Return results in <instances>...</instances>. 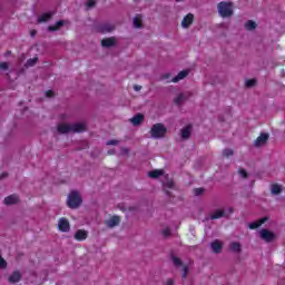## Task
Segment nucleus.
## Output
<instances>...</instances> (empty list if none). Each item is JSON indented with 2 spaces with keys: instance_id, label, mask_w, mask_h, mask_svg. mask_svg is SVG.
<instances>
[{
  "instance_id": "47",
  "label": "nucleus",
  "mask_w": 285,
  "mask_h": 285,
  "mask_svg": "<svg viewBox=\"0 0 285 285\" xmlns=\"http://www.w3.org/2000/svg\"><path fill=\"white\" fill-rule=\"evenodd\" d=\"M134 90H135L136 92H139V90H141V86L135 85V86H134Z\"/></svg>"
},
{
  "instance_id": "37",
  "label": "nucleus",
  "mask_w": 285,
  "mask_h": 285,
  "mask_svg": "<svg viewBox=\"0 0 285 285\" xmlns=\"http://www.w3.org/2000/svg\"><path fill=\"white\" fill-rule=\"evenodd\" d=\"M165 186L167 188H175V181L173 179H168L166 183H165Z\"/></svg>"
},
{
  "instance_id": "44",
  "label": "nucleus",
  "mask_w": 285,
  "mask_h": 285,
  "mask_svg": "<svg viewBox=\"0 0 285 285\" xmlns=\"http://www.w3.org/2000/svg\"><path fill=\"white\" fill-rule=\"evenodd\" d=\"M8 177H9V174H8V173H2V174L0 175V179H8Z\"/></svg>"
},
{
  "instance_id": "38",
  "label": "nucleus",
  "mask_w": 285,
  "mask_h": 285,
  "mask_svg": "<svg viewBox=\"0 0 285 285\" xmlns=\"http://www.w3.org/2000/svg\"><path fill=\"white\" fill-rule=\"evenodd\" d=\"M187 277H188V266H184L183 267L181 278L186 279Z\"/></svg>"
},
{
  "instance_id": "51",
  "label": "nucleus",
  "mask_w": 285,
  "mask_h": 285,
  "mask_svg": "<svg viewBox=\"0 0 285 285\" xmlns=\"http://www.w3.org/2000/svg\"><path fill=\"white\" fill-rule=\"evenodd\" d=\"M179 1H184V0H176L177 3H179Z\"/></svg>"
},
{
  "instance_id": "10",
  "label": "nucleus",
  "mask_w": 285,
  "mask_h": 285,
  "mask_svg": "<svg viewBox=\"0 0 285 285\" xmlns=\"http://www.w3.org/2000/svg\"><path fill=\"white\" fill-rule=\"evenodd\" d=\"M58 228L61 233H70V222L67 218H60L58 222Z\"/></svg>"
},
{
  "instance_id": "26",
  "label": "nucleus",
  "mask_w": 285,
  "mask_h": 285,
  "mask_svg": "<svg viewBox=\"0 0 285 285\" xmlns=\"http://www.w3.org/2000/svg\"><path fill=\"white\" fill-rule=\"evenodd\" d=\"M171 262H173L174 266H176L177 268L179 266H184V262H181V258H179L175 255H171Z\"/></svg>"
},
{
  "instance_id": "17",
  "label": "nucleus",
  "mask_w": 285,
  "mask_h": 285,
  "mask_svg": "<svg viewBox=\"0 0 285 285\" xmlns=\"http://www.w3.org/2000/svg\"><path fill=\"white\" fill-rule=\"evenodd\" d=\"M73 237L77 239V242H83L88 239V232L86 229H78Z\"/></svg>"
},
{
  "instance_id": "28",
  "label": "nucleus",
  "mask_w": 285,
  "mask_h": 285,
  "mask_svg": "<svg viewBox=\"0 0 285 285\" xmlns=\"http://www.w3.org/2000/svg\"><path fill=\"white\" fill-rule=\"evenodd\" d=\"M245 28L247 30H255V28H257V23L253 20H248L246 23H245Z\"/></svg>"
},
{
  "instance_id": "23",
  "label": "nucleus",
  "mask_w": 285,
  "mask_h": 285,
  "mask_svg": "<svg viewBox=\"0 0 285 285\" xmlns=\"http://www.w3.org/2000/svg\"><path fill=\"white\" fill-rule=\"evenodd\" d=\"M229 249L232 250V253H236L237 255H239L242 254V244L233 242L229 245Z\"/></svg>"
},
{
  "instance_id": "35",
  "label": "nucleus",
  "mask_w": 285,
  "mask_h": 285,
  "mask_svg": "<svg viewBox=\"0 0 285 285\" xmlns=\"http://www.w3.org/2000/svg\"><path fill=\"white\" fill-rule=\"evenodd\" d=\"M0 268L1 269L8 268V262H6V259H3V257H0Z\"/></svg>"
},
{
  "instance_id": "11",
  "label": "nucleus",
  "mask_w": 285,
  "mask_h": 285,
  "mask_svg": "<svg viewBox=\"0 0 285 285\" xmlns=\"http://www.w3.org/2000/svg\"><path fill=\"white\" fill-rule=\"evenodd\" d=\"M119 224H121V218L119 216H112L108 220H105L107 228H115L116 226H119Z\"/></svg>"
},
{
  "instance_id": "4",
  "label": "nucleus",
  "mask_w": 285,
  "mask_h": 285,
  "mask_svg": "<svg viewBox=\"0 0 285 285\" xmlns=\"http://www.w3.org/2000/svg\"><path fill=\"white\" fill-rule=\"evenodd\" d=\"M218 14L223 17V19H226L228 17H233L234 11H233V3L232 2H219L218 3Z\"/></svg>"
},
{
  "instance_id": "39",
  "label": "nucleus",
  "mask_w": 285,
  "mask_h": 285,
  "mask_svg": "<svg viewBox=\"0 0 285 285\" xmlns=\"http://www.w3.org/2000/svg\"><path fill=\"white\" fill-rule=\"evenodd\" d=\"M8 68H10L8 62H0V70H8Z\"/></svg>"
},
{
  "instance_id": "34",
  "label": "nucleus",
  "mask_w": 285,
  "mask_h": 285,
  "mask_svg": "<svg viewBox=\"0 0 285 285\" xmlns=\"http://www.w3.org/2000/svg\"><path fill=\"white\" fill-rule=\"evenodd\" d=\"M87 8H95V6H97V0H88L86 3Z\"/></svg>"
},
{
  "instance_id": "52",
  "label": "nucleus",
  "mask_w": 285,
  "mask_h": 285,
  "mask_svg": "<svg viewBox=\"0 0 285 285\" xmlns=\"http://www.w3.org/2000/svg\"><path fill=\"white\" fill-rule=\"evenodd\" d=\"M167 195H170V191H167Z\"/></svg>"
},
{
  "instance_id": "21",
  "label": "nucleus",
  "mask_w": 285,
  "mask_h": 285,
  "mask_svg": "<svg viewBox=\"0 0 285 285\" xmlns=\"http://www.w3.org/2000/svg\"><path fill=\"white\" fill-rule=\"evenodd\" d=\"M189 72H190L189 70H183V71L178 72V75L176 77H174L171 79V81L174 83H177V82L181 81V79H186V77H188Z\"/></svg>"
},
{
  "instance_id": "7",
  "label": "nucleus",
  "mask_w": 285,
  "mask_h": 285,
  "mask_svg": "<svg viewBox=\"0 0 285 285\" xmlns=\"http://www.w3.org/2000/svg\"><path fill=\"white\" fill-rule=\"evenodd\" d=\"M269 138L271 135L268 132H262L254 141V148H262V146H266Z\"/></svg>"
},
{
  "instance_id": "46",
  "label": "nucleus",
  "mask_w": 285,
  "mask_h": 285,
  "mask_svg": "<svg viewBox=\"0 0 285 285\" xmlns=\"http://www.w3.org/2000/svg\"><path fill=\"white\" fill-rule=\"evenodd\" d=\"M166 285H175V281L173 278L167 279Z\"/></svg>"
},
{
  "instance_id": "31",
  "label": "nucleus",
  "mask_w": 285,
  "mask_h": 285,
  "mask_svg": "<svg viewBox=\"0 0 285 285\" xmlns=\"http://www.w3.org/2000/svg\"><path fill=\"white\" fill-rule=\"evenodd\" d=\"M234 155H235V151L233 149L226 148V149L223 150V156L224 157H233Z\"/></svg>"
},
{
  "instance_id": "33",
  "label": "nucleus",
  "mask_w": 285,
  "mask_h": 285,
  "mask_svg": "<svg viewBox=\"0 0 285 285\" xmlns=\"http://www.w3.org/2000/svg\"><path fill=\"white\" fill-rule=\"evenodd\" d=\"M259 226H262V223L254 222V223L248 225V228H250V230H255V228H259Z\"/></svg>"
},
{
  "instance_id": "32",
  "label": "nucleus",
  "mask_w": 285,
  "mask_h": 285,
  "mask_svg": "<svg viewBox=\"0 0 285 285\" xmlns=\"http://www.w3.org/2000/svg\"><path fill=\"white\" fill-rule=\"evenodd\" d=\"M205 191H206V189L204 187L195 188L194 189V195H195V197H199Z\"/></svg>"
},
{
  "instance_id": "40",
  "label": "nucleus",
  "mask_w": 285,
  "mask_h": 285,
  "mask_svg": "<svg viewBox=\"0 0 285 285\" xmlns=\"http://www.w3.org/2000/svg\"><path fill=\"white\" fill-rule=\"evenodd\" d=\"M161 233H163L164 237H170V235H171L170 234V228H168V227L165 228Z\"/></svg>"
},
{
  "instance_id": "49",
  "label": "nucleus",
  "mask_w": 285,
  "mask_h": 285,
  "mask_svg": "<svg viewBox=\"0 0 285 285\" xmlns=\"http://www.w3.org/2000/svg\"><path fill=\"white\" fill-rule=\"evenodd\" d=\"M108 155H115V149L108 150Z\"/></svg>"
},
{
  "instance_id": "1",
  "label": "nucleus",
  "mask_w": 285,
  "mask_h": 285,
  "mask_svg": "<svg viewBox=\"0 0 285 285\" xmlns=\"http://www.w3.org/2000/svg\"><path fill=\"white\" fill-rule=\"evenodd\" d=\"M88 130V126L86 122H76V124H59L57 126V131L59 135H68L70 132L79 134L86 132Z\"/></svg>"
},
{
  "instance_id": "15",
  "label": "nucleus",
  "mask_w": 285,
  "mask_h": 285,
  "mask_svg": "<svg viewBox=\"0 0 285 285\" xmlns=\"http://www.w3.org/2000/svg\"><path fill=\"white\" fill-rule=\"evenodd\" d=\"M193 21H195V14L188 13L187 16L184 17V19L181 21V27L190 28V26H193Z\"/></svg>"
},
{
  "instance_id": "48",
  "label": "nucleus",
  "mask_w": 285,
  "mask_h": 285,
  "mask_svg": "<svg viewBox=\"0 0 285 285\" xmlns=\"http://www.w3.org/2000/svg\"><path fill=\"white\" fill-rule=\"evenodd\" d=\"M227 213H229V215H233V213H235V210L233 209V207H229V208L227 209Z\"/></svg>"
},
{
  "instance_id": "6",
  "label": "nucleus",
  "mask_w": 285,
  "mask_h": 285,
  "mask_svg": "<svg viewBox=\"0 0 285 285\" xmlns=\"http://www.w3.org/2000/svg\"><path fill=\"white\" fill-rule=\"evenodd\" d=\"M259 235L261 239H263V242H266L267 244H271L272 242H275L277 239V235L266 228L261 229Z\"/></svg>"
},
{
  "instance_id": "42",
  "label": "nucleus",
  "mask_w": 285,
  "mask_h": 285,
  "mask_svg": "<svg viewBox=\"0 0 285 285\" xmlns=\"http://www.w3.org/2000/svg\"><path fill=\"white\" fill-rule=\"evenodd\" d=\"M119 144V140H108L107 146H117Z\"/></svg>"
},
{
  "instance_id": "16",
  "label": "nucleus",
  "mask_w": 285,
  "mask_h": 285,
  "mask_svg": "<svg viewBox=\"0 0 285 285\" xmlns=\"http://www.w3.org/2000/svg\"><path fill=\"white\" fill-rule=\"evenodd\" d=\"M189 97H190V94H189V92L179 94V95L174 99V104H175L176 106H181V104H184V101H186Z\"/></svg>"
},
{
  "instance_id": "43",
  "label": "nucleus",
  "mask_w": 285,
  "mask_h": 285,
  "mask_svg": "<svg viewBox=\"0 0 285 285\" xmlns=\"http://www.w3.org/2000/svg\"><path fill=\"white\" fill-rule=\"evenodd\" d=\"M46 97H48V98H52V97H55V91H52V90H48V91H46Z\"/></svg>"
},
{
  "instance_id": "24",
  "label": "nucleus",
  "mask_w": 285,
  "mask_h": 285,
  "mask_svg": "<svg viewBox=\"0 0 285 285\" xmlns=\"http://www.w3.org/2000/svg\"><path fill=\"white\" fill-rule=\"evenodd\" d=\"M161 175H164V169H156L148 173V177L151 179H158Z\"/></svg>"
},
{
  "instance_id": "20",
  "label": "nucleus",
  "mask_w": 285,
  "mask_h": 285,
  "mask_svg": "<svg viewBox=\"0 0 285 285\" xmlns=\"http://www.w3.org/2000/svg\"><path fill=\"white\" fill-rule=\"evenodd\" d=\"M222 217H226V219H228V214H226V212L223 209H217L214 214L210 215L212 220L222 219Z\"/></svg>"
},
{
  "instance_id": "25",
  "label": "nucleus",
  "mask_w": 285,
  "mask_h": 285,
  "mask_svg": "<svg viewBox=\"0 0 285 285\" xmlns=\"http://www.w3.org/2000/svg\"><path fill=\"white\" fill-rule=\"evenodd\" d=\"M272 195H281L282 193V185L279 184H273L271 187Z\"/></svg>"
},
{
  "instance_id": "12",
  "label": "nucleus",
  "mask_w": 285,
  "mask_h": 285,
  "mask_svg": "<svg viewBox=\"0 0 285 285\" xmlns=\"http://www.w3.org/2000/svg\"><path fill=\"white\" fill-rule=\"evenodd\" d=\"M102 48H115L117 46V38L110 37L101 40Z\"/></svg>"
},
{
  "instance_id": "30",
  "label": "nucleus",
  "mask_w": 285,
  "mask_h": 285,
  "mask_svg": "<svg viewBox=\"0 0 285 285\" xmlns=\"http://www.w3.org/2000/svg\"><path fill=\"white\" fill-rule=\"evenodd\" d=\"M37 61H39V58H37V57L28 59L27 63H26L27 68H31L32 66H35L37 63Z\"/></svg>"
},
{
  "instance_id": "19",
  "label": "nucleus",
  "mask_w": 285,
  "mask_h": 285,
  "mask_svg": "<svg viewBox=\"0 0 285 285\" xmlns=\"http://www.w3.org/2000/svg\"><path fill=\"white\" fill-rule=\"evenodd\" d=\"M52 17H55V11L46 12L38 18V23H46V21H50Z\"/></svg>"
},
{
  "instance_id": "22",
  "label": "nucleus",
  "mask_w": 285,
  "mask_h": 285,
  "mask_svg": "<svg viewBox=\"0 0 285 285\" xmlns=\"http://www.w3.org/2000/svg\"><path fill=\"white\" fill-rule=\"evenodd\" d=\"M63 26H66V21L59 20L58 22H56V24L49 26L48 31L49 32H57V30H59L60 28H63Z\"/></svg>"
},
{
  "instance_id": "45",
  "label": "nucleus",
  "mask_w": 285,
  "mask_h": 285,
  "mask_svg": "<svg viewBox=\"0 0 285 285\" xmlns=\"http://www.w3.org/2000/svg\"><path fill=\"white\" fill-rule=\"evenodd\" d=\"M266 222H268V217H263V218L258 222V224H261V226H262V224H266Z\"/></svg>"
},
{
  "instance_id": "27",
  "label": "nucleus",
  "mask_w": 285,
  "mask_h": 285,
  "mask_svg": "<svg viewBox=\"0 0 285 285\" xmlns=\"http://www.w3.org/2000/svg\"><path fill=\"white\" fill-rule=\"evenodd\" d=\"M134 28H144V24H141V16L138 14L134 18Z\"/></svg>"
},
{
  "instance_id": "29",
  "label": "nucleus",
  "mask_w": 285,
  "mask_h": 285,
  "mask_svg": "<svg viewBox=\"0 0 285 285\" xmlns=\"http://www.w3.org/2000/svg\"><path fill=\"white\" fill-rule=\"evenodd\" d=\"M246 88H255L257 86V80L256 79H248L245 81Z\"/></svg>"
},
{
  "instance_id": "9",
  "label": "nucleus",
  "mask_w": 285,
  "mask_h": 285,
  "mask_svg": "<svg viewBox=\"0 0 285 285\" xmlns=\"http://www.w3.org/2000/svg\"><path fill=\"white\" fill-rule=\"evenodd\" d=\"M193 135V125H187L183 129H180V138L185 141L190 139V136Z\"/></svg>"
},
{
  "instance_id": "13",
  "label": "nucleus",
  "mask_w": 285,
  "mask_h": 285,
  "mask_svg": "<svg viewBox=\"0 0 285 285\" xmlns=\"http://www.w3.org/2000/svg\"><path fill=\"white\" fill-rule=\"evenodd\" d=\"M210 248L215 255H219L224 248V244H222L219 239H215L210 243Z\"/></svg>"
},
{
  "instance_id": "14",
  "label": "nucleus",
  "mask_w": 285,
  "mask_h": 285,
  "mask_svg": "<svg viewBox=\"0 0 285 285\" xmlns=\"http://www.w3.org/2000/svg\"><path fill=\"white\" fill-rule=\"evenodd\" d=\"M145 119L146 116H144V114H136L132 118L129 119V121L132 124V126H141Z\"/></svg>"
},
{
  "instance_id": "41",
  "label": "nucleus",
  "mask_w": 285,
  "mask_h": 285,
  "mask_svg": "<svg viewBox=\"0 0 285 285\" xmlns=\"http://www.w3.org/2000/svg\"><path fill=\"white\" fill-rule=\"evenodd\" d=\"M120 153H121V155H129L130 149H129L128 147H122V148L120 149Z\"/></svg>"
},
{
  "instance_id": "2",
  "label": "nucleus",
  "mask_w": 285,
  "mask_h": 285,
  "mask_svg": "<svg viewBox=\"0 0 285 285\" xmlns=\"http://www.w3.org/2000/svg\"><path fill=\"white\" fill-rule=\"evenodd\" d=\"M83 204V198H81V194L77 190H72L69 193L67 197V206L71 208V210H77Z\"/></svg>"
},
{
  "instance_id": "36",
  "label": "nucleus",
  "mask_w": 285,
  "mask_h": 285,
  "mask_svg": "<svg viewBox=\"0 0 285 285\" xmlns=\"http://www.w3.org/2000/svg\"><path fill=\"white\" fill-rule=\"evenodd\" d=\"M238 173L243 179H248V173H246V169H239Z\"/></svg>"
},
{
  "instance_id": "5",
  "label": "nucleus",
  "mask_w": 285,
  "mask_h": 285,
  "mask_svg": "<svg viewBox=\"0 0 285 285\" xmlns=\"http://www.w3.org/2000/svg\"><path fill=\"white\" fill-rule=\"evenodd\" d=\"M116 28L117 27L112 23L102 22L95 27V31L98 32V35H108L110 32H115Z\"/></svg>"
},
{
  "instance_id": "8",
  "label": "nucleus",
  "mask_w": 285,
  "mask_h": 285,
  "mask_svg": "<svg viewBox=\"0 0 285 285\" xmlns=\"http://www.w3.org/2000/svg\"><path fill=\"white\" fill-rule=\"evenodd\" d=\"M20 203H21V198H19V195H17V194L7 196L3 200V204H6V206H14Z\"/></svg>"
},
{
  "instance_id": "3",
  "label": "nucleus",
  "mask_w": 285,
  "mask_h": 285,
  "mask_svg": "<svg viewBox=\"0 0 285 285\" xmlns=\"http://www.w3.org/2000/svg\"><path fill=\"white\" fill-rule=\"evenodd\" d=\"M149 132L153 139H161L166 137L168 129L166 128V126H164V124H155L153 125Z\"/></svg>"
},
{
  "instance_id": "50",
  "label": "nucleus",
  "mask_w": 285,
  "mask_h": 285,
  "mask_svg": "<svg viewBox=\"0 0 285 285\" xmlns=\"http://www.w3.org/2000/svg\"><path fill=\"white\" fill-rule=\"evenodd\" d=\"M37 35V31L36 30H32L31 31V37H35Z\"/></svg>"
},
{
  "instance_id": "18",
  "label": "nucleus",
  "mask_w": 285,
  "mask_h": 285,
  "mask_svg": "<svg viewBox=\"0 0 285 285\" xmlns=\"http://www.w3.org/2000/svg\"><path fill=\"white\" fill-rule=\"evenodd\" d=\"M9 284H18L21 282V272L14 271L8 278Z\"/></svg>"
}]
</instances>
